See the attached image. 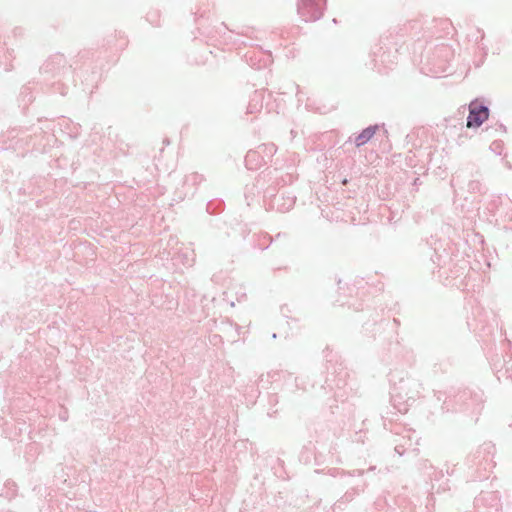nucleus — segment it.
<instances>
[{"instance_id":"obj_1","label":"nucleus","mask_w":512,"mask_h":512,"mask_svg":"<svg viewBox=\"0 0 512 512\" xmlns=\"http://www.w3.org/2000/svg\"><path fill=\"white\" fill-rule=\"evenodd\" d=\"M488 116L489 111L487 107L472 103L470 105L467 127H479L488 119Z\"/></svg>"},{"instance_id":"obj_2","label":"nucleus","mask_w":512,"mask_h":512,"mask_svg":"<svg viewBox=\"0 0 512 512\" xmlns=\"http://www.w3.org/2000/svg\"><path fill=\"white\" fill-rule=\"evenodd\" d=\"M376 127H368L364 129L355 139L357 146H362L367 143L375 134Z\"/></svg>"}]
</instances>
